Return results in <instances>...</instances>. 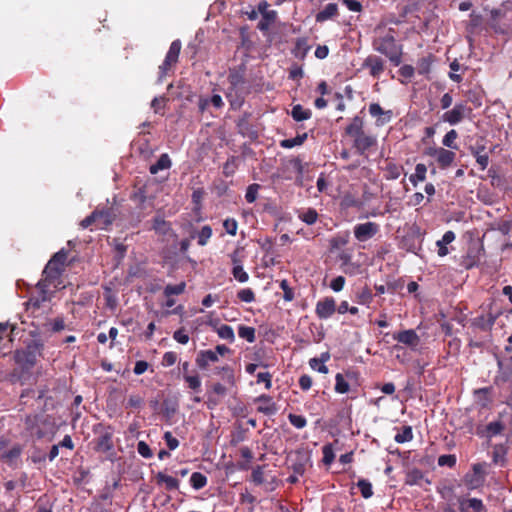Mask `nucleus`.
I'll use <instances>...</instances> for the list:
<instances>
[{
  "label": "nucleus",
  "mask_w": 512,
  "mask_h": 512,
  "mask_svg": "<svg viewBox=\"0 0 512 512\" xmlns=\"http://www.w3.org/2000/svg\"><path fill=\"white\" fill-rule=\"evenodd\" d=\"M310 50L307 38H298L295 47L292 50L293 55L300 60H303Z\"/></svg>",
  "instance_id": "28"
},
{
  "label": "nucleus",
  "mask_w": 512,
  "mask_h": 512,
  "mask_svg": "<svg viewBox=\"0 0 512 512\" xmlns=\"http://www.w3.org/2000/svg\"><path fill=\"white\" fill-rule=\"evenodd\" d=\"M455 238L456 236L453 231H446L442 238L436 242V246L438 247V255L440 257H444L449 253L447 245L452 243Z\"/></svg>",
  "instance_id": "26"
},
{
  "label": "nucleus",
  "mask_w": 512,
  "mask_h": 512,
  "mask_svg": "<svg viewBox=\"0 0 512 512\" xmlns=\"http://www.w3.org/2000/svg\"><path fill=\"white\" fill-rule=\"evenodd\" d=\"M213 231L211 226L204 225L200 231L197 233V242L200 246H205L210 238L212 237Z\"/></svg>",
  "instance_id": "44"
},
{
  "label": "nucleus",
  "mask_w": 512,
  "mask_h": 512,
  "mask_svg": "<svg viewBox=\"0 0 512 512\" xmlns=\"http://www.w3.org/2000/svg\"><path fill=\"white\" fill-rule=\"evenodd\" d=\"M64 270L60 268L56 263L48 261L43 270V279H41L37 287L44 292V288H48L49 285L53 284L62 274Z\"/></svg>",
  "instance_id": "10"
},
{
  "label": "nucleus",
  "mask_w": 512,
  "mask_h": 512,
  "mask_svg": "<svg viewBox=\"0 0 512 512\" xmlns=\"http://www.w3.org/2000/svg\"><path fill=\"white\" fill-rule=\"evenodd\" d=\"M237 297L242 302L251 303L255 300V293L251 288H244L238 291Z\"/></svg>",
  "instance_id": "62"
},
{
  "label": "nucleus",
  "mask_w": 512,
  "mask_h": 512,
  "mask_svg": "<svg viewBox=\"0 0 512 512\" xmlns=\"http://www.w3.org/2000/svg\"><path fill=\"white\" fill-rule=\"evenodd\" d=\"M427 167L423 163H418L415 166V172L410 175L409 181L413 186H417L419 182H423L426 179Z\"/></svg>",
  "instance_id": "34"
},
{
  "label": "nucleus",
  "mask_w": 512,
  "mask_h": 512,
  "mask_svg": "<svg viewBox=\"0 0 512 512\" xmlns=\"http://www.w3.org/2000/svg\"><path fill=\"white\" fill-rule=\"evenodd\" d=\"M467 507L472 512H487L486 506L479 498H467Z\"/></svg>",
  "instance_id": "53"
},
{
  "label": "nucleus",
  "mask_w": 512,
  "mask_h": 512,
  "mask_svg": "<svg viewBox=\"0 0 512 512\" xmlns=\"http://www.w3.org/2000/svg\"><path fill=\"white\" fill-rule=\"evenodd\" d=\"M277 19V12L275 10H271L270 12H266L261 20L259 21L257 28L262 32H267L273 23Z\"/></svg>",
  "instance_id": "30"
},
{
  "label": "nucleus",
  "mask_w": 512,
  "mask_h": 512,
  "mask_svg": "<svg viewBox=\"0 0 512 512\" xmlns=\"http://www.w3.org/2000/svg\"><path fill=\"white\" fill-rule=\"evenodd\" d=\"M291 116L295 121L300 122L310 119L312 111L310 109L303 108L300 104H297L292 107Z\"/></svg>",
  "instance_id": "35"
},
{
  "label": "nucleus",
  "mask_w": 512,
  "mask_h": 512,
  "mask_svg": "<svg viewBox=\"0 0 512 512\" xmlns=\"http://www.w3.org/2000/svg\"><path fill=\"white\" fill-rule=\"evenodd\" d=\"M340 269L349 276H355L360 273L361 265L351 260Z\"/></svg>",
  "instance_id": "60"
},
{
  "label": "nucleus",
  "mask_w": 512,
  "mask_h": 512,
  "mask_svg": "<svg viewBox=\"0 0 512 512\" xmlns=\"http://www.w3.org/2000/svg\"><path fill=\"white\" fill-rule=\"evenodd\" d=\"M344 134L352 140V147L358 155L366 156L377 148V136L365 131V122L361 116L356 115L350 120Z\"/></svg>",
  "instance_id": "1"
},
{
  "label": "nucleus",
  "mask_w": 512,
  "mask_h": 512,
  "mask_svg": "<svg viewBox=\"0 0 512 512\" xmlns=\"http://www.w3.org/2000/svg\"><path fill=\"white\" fill-rule=\"evenodd\" d=\"M504 428V424L500 421L490 422L486 425V436L488 438H492L496 435H499L503 432Z\"/></svg>",
  "instance_id": "45"
},
{
  "label": "nucleus",
  "mask_w": 512,
  "mask_h": 512,
  "mask_svg": "<svg viewBox=\"0 0 512 512\" xmlns=\"http://www.w3.org/2000/svg\"><path fill=\"white\" fill-rule=\"evenodd\" d=\"M238 158L235 156H231L227 159V161L223 165V174L226 177L232 176L237 169Z\"/></svg>",
  "instance_id": "52"
},
{
  "label": "nucleus",
  "mask_w": 512,
  "mask_h": 512,
  "mask_svg": "<svg viewBox=\"0 0 512 512\" xmlns=\"http://www.w3.org/2000/svg\"><path fill=\"white\" fill-rule=\"evenodd\" d=\"M245 74L246 67L244 65H240L237 68L230 69L228 75L230 89L235 92L240 102H242L244 96L249 93Z\"/></svg>",
  "instance_id": "5"
},
{
  "label": "nucleus",
  "mask_w": 512,
  "mask_h": 512,
  "mask_svg": "<svg viewBox=\"0 0 512 512\" xmlns=\"http://www.w3.org/2000/svg\"><path fill=\"white\" fill-rule=\"evenodd\" d=\"M223 227L229 235L235 236L238 229V223L234 218H227L223 222Z\"/></svg>",
  "instance_id": "64"
},
{
  "label": "nucleus",
  "mask_w": 512,
  "mask_h": 512,
  "mask_svg": "<svg viewBox=\"0 0 512 512\" xmlns=\"http://www.w3.org/2000/svg\"><path fill=\"white\" fill-rule=\"evenodd\" d=\"M424 478V474L419 469H413L407 474L406 484L417 485Z\"/></svg>",
  "instance_id": "56"
},
{
  "label": "nucleus",
  "mask_w": 512,
  "mask_h": 512,
  "mask_svg": "<svg viewBox=\"0 0 512 512\" xmlns=\"http://www.w3.org/2000/svg\"><path fill=\"white\" fill-rule=\"evenodd\" d=\"M432 65V56L422 57L418 60L417 68L420 75H426L430 72Z\"/></svg>",
  "instance_id": "51"
},
{
  "label": "nucleus",
  "mask_w": 512,
  "mask_h": 512,
  "mask_svg": "<svg viewBox=\"0 0 512 512\" xmlns=\"http://www.w3.org/2000/svg\"><path fill=\"white\" fill-rule=\"evenodd\" d=\"M207 477L200 472H193L190 477V484L195 490H200L207 485Z\"/></svg>",
  "instance_id": "41"
},
{
  "label": "nucleus",
  "mask_w": 512,
  "mask_h": 512,
  "mask_svg": "<svg viewBox=\"0 0 512 512\" xmlns=\"http://www.w3.org/2000/svg\"><path fill=\"white\" fill-rule=\"evenodd\" d=\"M357 487L359 488L363 498L368 499V498L372 497V495H373L372 484L367 479L358 480Z\"/></svg>",
  "instance_id": "50"
},
{
  "label": "nucleus",
  "mask_w": 512,
  "mask_h": 512,
  "mask_svg": "<svg viewBox=\"0 0 512 512\" xmlns=\"http://www.w3.org/2000/svg\"><path fill=\"white\" fill-rule=\"evenodd\" d=\"M393 339L399 343L405 344L412 349L416 348L420 343V338L413 329L403 330L393 335Z\"/></svg>",
  "instance_id": "17"
},
{
  "label": "nucleus",
  "mask_w": 512,
  "mask_h": 512,
  "mask_svg": "<svg viewBox=\"0 0 512 512\" xmlns=\"http://www.w3.org/2000/svg\"><path fill=\"white\" fill-rule=\"evenodd\" d=\"M368 111L369 114L375 118V125L377 127L388 124L393 118V111L384 110L379 103H370Z\"/></svg>",
  "instance_id": "12"
},
{
  "label": "nucleus",
  "mask_w": 512,
  "mask_h": 512,
  "mask_svg": "<svg viewBox=\"0 0 512 512\" xmlns=\"http://www.w3.org/2000/svg\"><path fill=\"white\" fill-rule=\"evenodd\" d=\"M298 218L307 225H313L318 219V212L314 208H308L299 212Z\"/></svg>",
  "instance_id": "39"
},
{
  "label": "nucleus",
  "mask_w": 512,
  "mask_h": 512,
  "mask_svg": "<svg viewBox=\"0 0 512 512\" xmlns=\"http://www.w3.org/2000/svg\"><path fill=\"white\" fill-rule=\"evenodd\" d=\"M373 298H374V296L372 294V291L367 285H365L364 287L359 289L356 293L357 303H359L361 305H366L369 307V305L373 301Z\"/></svg>",
  "instance_id": "36"
},
{
  "label": "nucleus",
  "mask_w": 512,
  "mask_h": 512,
  "mask_svg": "<svg viewBox=\"0 0 512 512\" xmlns=\"http://www.w3.org/2000/svg\"><path fill=\"white\" fill-rule=\"evenodd\" d=\"M24 426L30 437L37 440L48 438L55 435L57 427L54 419L46 414H29L24 418Z\"/></svg>",
  "instance_id": "3"
},
{
  "label": "nucleus",
  "mask_w": 512,
  "mask_h": 512,
  "mask_svg": "<svg viewBox=\"0 0 512 512\" xmlns=\"http://www.w3.org/2000/svg\"><path fill=\"white\" fill-rule=\"evenodd\" d=\"M155 478L157 485H165V489L168 491L179 489V480L175 477L167 475L164 472H158Z\"/></svg>",
  "instance_id": "24"
},
{
  "label": "nucleus",
  "mask_w": 512,
  "mask_h": 512,
  "mask_svg": "<svg viewBox=\"0 0 512 512\" xmlns=\"http://www.w3.org/2000/svg\"><path fill=\"white\" fill-rule=\"evenodd\" d=\"M183 379L186 382L189 389H191L195 392H198L201 390V379L197 374H195V375L184 374Z\"/></svg>",
  "instance_id": "47"
},
{
  "label": "nucleus",
  "mask_w": 512,
  "mask_h": 512,
  "mask_svg": "<svg viewBox=\"0 0 512 512\" xmlns=\"http://www.w3.org/2000/svg\"><path fill=\"white\" fill-rule=\"evenodd\" d=\"M185 288H186V283L184 281H182L176 285L168 284L164 288L163 294L166 298H169L173 295H180V294L184 293Z\"/></svg>",
  "instance_id": "43"
},
{
  "label": "nucleus",
  "mask_w": 512,
  "mask_h": 512,
  "mask_svg": "<svg viewBox=\"0 0 512 512\" xmlns=\"http://www.w3.org/2000/svg\"><path fill=\"white\" fill-rule=\"evenodd\" d=\"M329 358V354H322L321 358H311L309 360V365L313 370H316L320 373L327 374L328 367L324 364V362Z\"/></svg>",
  "instance_id": "37"
},
{
  "label": "nucleus",
  "mask_w": 512,
  "mask_h": 512,
  "mask_svg": "<svg viewBox=\"0 0 512 512\" xmlns=\"http://www.w3.org/2000/svg\"><path fill=\"white\" fill-rule=\"evenodd\" d=\"M372 47L386 56L394 66H399L402 62V45L397 43L396 32L393 28L379 32L372 41Z\"/></svg>",
  "instance_id": "2"
},
{
  "label": "nucleus",
  "mask_w": 512,
  "mask_h": 512,
  "mask_svg": "<svg viewBox=\"0 0 512 512\" xmlns=\"http://www.w3.org/2000/svg\"><path fill=\"white\" fill-rule=\"evenodd\" d=\"M214 374L221 376V378L230 386L235 385L234 370L231 366L225 365L222 367H216L214 369Z\"/></svg>",
  "instance_id": "29"
},
{
  "label": "nucleus",
  "mask_w": 512,
  "mask_h": 512,
  "mask_svg": "<svg viewBox=\"0 0 512 512\" xmlns=\"http://www.w3.org/2000/svg\"><path fill=\"white\" fill-rule=\"evenodd\" d=\"M42 347V343L34 341L25 349L17 350L14 354L16 364L23 371H30L35 366L37 361V352L42 349Z\"/></svg>",
  "instance_id": "4"
},
{
  "label": "nucleus",
  "mask_w": 512,
  "mask_h": 512,
  "mask_svg": "<svg viewBox=\"0 0 512 512\" xmlns=\"http://www.w3.org/2000/svg\"><path fill=\"white\" fill-rule=\"evenodd\" d=\"M457 458L454 454H444L438 457V465L453 468L456 465Z\"/></svg>",
  "instance_id": "59"
},
{
  "label": "nucleus",
  "mask_w": 512,
  "mask_h": 512,
  "mask_svg": "<svg viewBox=\"0 0 512 512\" xmlns=\"http://www.w3.org/2000/svg\"><path fill=\"white\" fill-rule=\"evenodd\" d=\"M338 14V5L336 3H328L315 15V21L317 23H323L327 20H333L338 16Z\"/></svg>",
  "instance_id": "23"
},
{
  "label": "nucleus",
  "mask_w": 512,
  "mask_h": 512,
  "mask_svg": "<svg viewBox=\"0 0 512 512\" xmlns=\"http://www.w3.org/2000/svg\"><path fill=\"white\" fill-rule=\"evenodd\" d=\"M171 166V159L168 154L160 155L156 163L152 164L149 168L151 174H157L159 171L169 169Z\"/></svg>",
  "instance_id": "33"
},
{
  "label": "nucleus",
  "mask_w": 512,
  "mask_h": 512,
  "mask_svg": "<svg viewBox=\"0 0 512 512\" xmlns=\"http://www.w3.org/2000/svg\"><path fill=\"white\" fill-rule=\"evenodd\" d=\"M307 137H308L307 133L298 134L294 138L281 140L280 146L285 149H291L295 146L302 145L307 140Z\"/></svg>",
  "instance_id": "38"
},
{
  "label": "nucleus",
  "mask_w": 512,
  "mask_h": 512,
  "mask_svg": "<svg viewBox=\"0 0 512 512\" xmlns=\"http://www.w3.org/2000/svg\"><path fill=\"white\" fill-rule=\"evenodd\" d=\"M261 186L257 183L250 184L245 193V199L248 203H253L258 197V192Z\"/></svg>",
  "instance_id": "54"
},
{
  "label": "nucleus",
  "mask_w": 512,
  "mask_h": 512,
  "mask_svg": "<svg viewBox=\"0 0 512 512\" xmlns=\"http://www.w3.org/2000/svg\"><path fill=\"white\" fill-rule=\"evenodd\" d=\"M384 171H385V178L387 180H396L401 175V173L403 171V166L396 164L392 161H389L386 163Z\"/></svg>",
  "instance_id": "31"
},
{
  "label": "nucleus",
  "mask_w": 512,
  "mask_h": 512,
  "mask_svg": "<svg viewBox=\"0 0 512 512\" xmlns=\"http://www.w3.org/2000/svg\"><path fill=\"white\" fill-rule=\"evenodd\" d=\"M336 312V301L333 297L319 300L315 307V314L319 319H328Z\"/></svg>",
  "instance_id": "14"
},
{
  "label": "nucleus",
  "mask_w": 512,
  "mask_h": 512,
  "mask_svg": "<svg viewBox=\"0 0 512 512\" xmlns=\"http://www.w3.org/2000/svg\"><path fill=\"white\" fill-rule=\"evenodd\" d=\"M94 213H98L97 227L99 229H107V227L110 226L115 219V213L112 208H97L94 210Z\"/></svg>",
  "instance_id": "20"
},
{
  "label": "nucleus",
  "mask_w": 512,
  "mask_h": 512,
  "mask_svg": "<svg viewBox=\"0 0 512 512\" xmlns=\"http://www.w3.org/2000/svg\"><path fill=\"white\" fill-rule=\"evenodd\" d=\"M255 402L262 403L257 407V412L264 415H274L277 411L276 404L273 402L272 397L267 394H262L255 398Z\"/></svg>",
  "instance_id": "19"
},
{
  "label": "nucleus",
  "mask_w": 512,
  "mask_h": 512,
  "mask_svg": "<svg viewBox=\"0 0 512 512\" xmlns=\"http://www.w3.org/2000/svg\"><path fill=\"white\" fill-rule=\"evenodd\" d=\"M349 242V235L346 233L344 235H336L334 237H332L329 241V245H330V251L331 252H334V251H340V250H344L345 246L348 244Z\"/></svg>",
  "instance_id": "32"
},
{
  "label": "nucleus",
  "mask_w": 512,
  "mask_h": 512,
  "mask_svg": "<svg viewBox=\"0 0 512 512\" xmlns=\"http://www.w3.org/2000/svg\"><path fill=\"white\" fill-rule=\"evenodd\" d=\"M232 264H233V268H232L231 273L234 276V278L237 281H239L240 283L247 282L249 279V275L244 270L241 261L237 258V256L235 254L232 256Z\"/></svg>",
  "instance_id": "25"
},
{
  "label": "nucleus",
  "mask_w": 512,
  "mask_h": 512,
  "mask_svg": "<svg viewBox=\"0 0 512 512\" xmlns=\"http://www.w3.org/2000/svg\"><path fill=\"white\" fill-rule=\"evenodd\" d=\"M486 467L487 463H475L472 466L473 476L469 478L468 475L465 477L466 484L470 488H477L484 482V477L486 475Z\"/></svg>",
  "instance_id": "16"
},
{
  "label": "nucleus",
  "mask_w": 512,
  "mask_h": 512,
  "mask_svg": "<svg viewBox=\"0 0 512 512\" xmlns=\"http://www.w3.org/2000/svg\"><path fill=\"white\" fill-rule=\"evenodd\" d=\"M472 109L468 107L464 101L457 102L454 107L443 113L441 119L443 122L449 123L450 125H457L462 122L470 113Z\"/></svg>",
  "instance_id": "7"
},
{
  "label": "nucleus",
  "mask_w": 512,
  "mask_h": 512,
  "mask_svg": "<svg viewBox=\"0 0 512 512\" xmlns=\"http://www.w3.org/2000/svg\"><path fill=\"white\" fill-rule=\"evenodd\" d=\"M182 43L179 39L174 40L170 47L168 52L166 53L165 59L163 63L159 66L158 71V81L162 82L164 78L167 76V73L175 67V65L178 62L179 55L181 52Z\"/></svg>",
  "instance_id": "6"
},
{
  "label": "nucleus",
  "mask_w": 512,
  "mask_h": 512,
  "mask_svg": "<svg viewBox=\"0 0 512 512\" xmlns=\"http://www.w3.org/2000/svg\"><path fill=\"white\" fill-rule=\"evenodd\" d=\"M322 453H323V463L325 465H330L333 463L334 459H335V454H334V450H333V447H332V444H326L322 447Z\"/></svg>",
  "instance_id": "57"
},
{
  "label": "nucleus",
  "mask_w": 512,
  "mask_h": 512,
  "mask_svg": "<svg viewBox=\"0 0 512 512\" xmlns=\"http://www.w3.org/2000/svg\"><path fill=\"white\" fill-rule=\"evenodd\" d=\"M458 138V133L456 130L452 129L448 131L442 139V144L450 149H458L456 144V139Z\"/></svg>",
  "instance_id": "49"
},
{
  "label": "nucleus",
  "mask_w": 512,
  "mask_h": 512,
  "mask_svg": "<svg viewBox=\"0 0 512 512\" xmlns=\"http://www.w3.org/2000/svg\"><path fill=\"white\" fill-rule=\"evenodd\" d=\"M67 256V251L65 249H61L60 251L56 252L49 261H51L54 264L56 263L60 268L64 270Z\"/></svg>",
  "instance_id": "61"
},
{
  "label": "nucleus",
  "mask_w": 512,
  "mask_h": 512,
  "mask_svg": "<svg viewBox=\"0 0 512 512\" xmlns=\"http://www.w3.org/2000/svg\"><path fill=\"white\" fill-rule=\"evenodd\" d=\"M497 318H498V314H496V315H494L492 313L482 314L473 319L472 325L475 328L480 329L481 331H489L494 326Z\"/></svg>",
  "instance_id": "18"
},
{
  "label": "nucleus",
  "mask_w": 512,
  "mask_h": 512,
  "mask_svg": "<svg viewBox=\"0 0 512 512\" xmlns=\"http://www.w3.org/2000/svg\"><path fill=\"white\" fill-rule=\"evenodd\" d=\"M94 450L100 453H108L113 450V432L110 428L101 432V434L94 440Z\"/></svg>",
  "instance_id": "15"
},
{
  "label": "nucleus",
  "mask_w": 512,
  "mask_h": 512,
  "mask_svg": "<svg viewBox=\"0 0 512 512\" xmlns=\"http://www.w3.org/2000/svg\"><path fill=\"white\" fill-rule=\"evenodd\" d=\"M238 335L249 343H253L256 340V330L251 326L240 325L238 327Z\"/></svg>",
  "instance_id": "40"
},
{
  "label": "nucleus",
  "mask_w": 512,
  "mask_h": 512,
  "mask_svg": "<svg viewBox=\"0 0 512 512\" xmlns=\"http://www.w3.org/2000/svg\"><path fill=\"white\" fill-rule=\"evenodd\" d=\"M425 154L435 158L440 169H447L452 165L456 158V153L443 147H429L425 150Z\"/></svg>",
  "instance_id": "8"
},
{
  "label": "nucleus",
  "mask_w": 512,
  "mask_h": 512,
  "mask_svg": "<svg viewBox=\"0 0 512 512\" xmlns=\"http://www.w3.org/2000/svg\"><path fill=\"white\" fill-rule=\"evenodd\" d=\"M380 231V225L375 222H365L356 224L353 228V234L357 241L366 242L375 237Z\"/></svg>",
  "instance_id": "9"
},
{
  "label": "nucleus",
  "mask_w": 512,
  "mask_h": 512,
  "mask_svg": "<svg viewBox=\"0 0 512 512\" xmlns=\"http://www.w3.org/2000/svg\"><path fill=\"white\" fill-rule=\"evenodd\" d=\"M413 439V431H412V427L409 426V425H405L401 428V431L398 432L395 437H394V440L397 442V443H406V442H410L411 440Z\"/></svg>",
  "instance_id": "42"
},
{
  "label": "nucleus",
  "mask_w": 512,
  "mask_h": 512,
  "mask_svg": "<svg viewBox=\"0 0 512 512\" xmlns=\"http://www.w3.org/2000/svg\"><path fill=\"white\" fill-rule=\"evenodd\" d=\"M280 288L283 290V299L287 302H291L295 298L293 289L289 286L286 279H283L279 283Z\"/></svg>",
  "instance_id": "55"
},
{
  "label": "nucleus",
  "mask_w": 512,
  "mask_h": 512,
  "mask_svg": "<svg viewBox=\"0 0 512 512\" xmlns=\"http://www.w3.org/2000/svg\"><path fill=\"white\" fill-rule=\"evenodd\" d=\"M22 452V445L16 443L10 449L3 452V454L0 456V460L7 464L10 468L16 469L21 464Z\"/></svg>",
  "instance_id": "13"
},
{
  "label": "nucleus",
  "mask_w": 512,
  "mask_h": 512,
  "mask_svg": "<svg viewBox=\"0 0 512 512\" xmlns=\"http://www.w3.org/2000/svg\"><path fill=\"white\" fill-rule=\"evenodd\" d=\"M152 228L159 235L165 236L170 233H173L171 228V224L166 221L162 216H155L152 220Z\"/></svg>",
  "instance_id": "27"
},
{
  "label": "nucleus",
  "mask_w": 512,
  "mask_h": 512,
  "mask_svg": "<svg viewBox=\"0 0 512 512\" xmlns=\"http://www.w3.org/2000/svg\"><path fill=\"white\" fill-rule=\"evenodd\" d=\"M217 334L221 339H225L230 343L235 340L234 330L231 326L223 324L217 329Z\"/></svg>",
  "instance_id": "48"
},
{
  "label": "nucleus",
  "mask_w": 512,
  "mask_h": 512,
  "mask_svg": "<svg viewBox=\"0 0 512 512\" xmlns=\"http://www.w3.org/2000/svg\"><path fill=\"white\" fill-rule=\"evenodd\" d=\"M288 420L297 429H302L307 425V420L303 415H297L290 413L288 415Z\"/></svg>",
  "instance_id": "58"
},
{
  "label": "nucleus",
  "mask_w": 512,
  "mask_h": 512,
  "mask_svg": "<svg viewBox=\"0 0 512 512\" xmlns=\"http://www.w3.org/2000/svg\"><path fill=\"white\" fill-rule=\"evenodd\" d=\"M362 68L368 69L374 79H379L385 71V61L378 55L370 54L364 59Z\"/></svg>",
  "instance_id": "11"
},
{
  "label": "nucleus",
  "mask_w": 512,
  "mask_h": 512,
  "mask_svg": "<svg viewBox=\"0 0 512 512\" xmlns=\"http://www.w3.org/2000/svg\"><path fill=\"white\" fill-rule=\"evenodd\" d=\"M218 360L217 353L213 350H201L198 352L195 362L200 369L205 370L210 363H215Z\"/></svg>",
  "instance_id": "22"
},
{
  "label": "nucleus",
  "mask_w": 512,
  "mask_h": 512,
  "mask_svg": "<svg viewBox=\"0 0 512 512\" xmlns=\"http://www.w3.org/2000/svg\"><path fill=\"white\" fill-rule=\"evenodd\" d=\"M337 261L340 263V268L350 262L353 259V253L351 249L340 250L336 256Z\"/></svg>",
  "instance_id": "63"
},
{
  "label": "nucleus",
  "mask_w": 512,
  "mask_h": 512,
  "mask_svg": "<svg viewBox=\"0 0 512 512\" xmlns=\"http://www.w3.org/2000/svg\"><path fill=\"white\" fill-rule=\"evenodd\" d=\"M335 392L345 394L350 390L349 383L345 380L343 374L337 373L335 376Z\"/></svg>",
  "instance_id": "46"
},
{
  "label": "nucleus",
  "mask_w": 512,
  "mask_h": 512,
  "mask_svg": "<svg viewBox=\"0 0 512 512\" xmlns=\"http://www.w3.org/2000/svg\"><path fill=\"white\" fill-rule=\"evenodd\" d=\"M14 329L15 327L10 326L8 323H0V354L5 355L6 352L4 350L11 346V334Z\"/></svg>",
  "instance_id": "21"
}]
</instances>
